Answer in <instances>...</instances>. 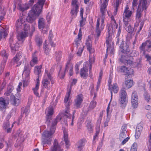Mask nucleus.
<instances>
[{"mask_svg":"<svg viewBox=\"0 0 151 151\" xmlns=\"http://www.w3.org/2000/svg\"><path fill=\"white\" fill-rule=\"evenodd\" d=\"M45 113L46 114V123L50 129L45 131L42 134V144L43 147L46 146L47 145H50L52 140L51 136L55 132L57 123L60 120H63V119L66 118L64 117L65 114H59L54 120H52V115L53 113V109L52 107L50 106L46 109Z\"/></svg>","mask_w":151,"mask_h":151,"instance_id":"1","label":"nucleus"},{"mask_svg":"<svg viewBox=\"0 0 151 151\" xmlns=\"http://www.w3.org/2000/svg\"><path fill=\"white\" fill-rule=\"evenodd\" d=\"M119 50L121 52L119 55L120 57V61L126 65H129L132 67H139L140 65V63L134 61L133 58L132 57H128L127 55L130 50L129 46L126 43H122L120 46Z\"/></svg>","mask_w":151,"mask_h":151,"instance_id":"2","label":"nucleus"},{"mask_svg":"<svg viewBox=\"0 0 151 151\" xmlns=\"http://www.w3.org/2000/svg\"><path fill=\"white\" fill-rule=\"evenodd\" d=\"M109 0H104L100 6V11L102 17L101 18H98L97 19L96 25V32L98 37L99 36L101 31L104 29L105 26L104 23L106 9L108 5Z\"/></svg>","mask_w":151,"mask_h":151,"instance_id":"3","label":"nucleus"},{"mask_svg":"<svg viewBox=\"0 0 151 151\" xmlns=\"http://www.w3.org/2000/svg\"><path fill=\"white\" fill-rule=\"evenodd\" d=\"M22 17H20L19 19L16 22V26L17 28H20L22 30L19 33L18 39L19 40L23 41L27 36L28 32L29 30V25L24 21Z\"/></svg>","mask_w":151,"mask_h":151,"instance_id":"4","label":"nucleus"},{"mask_svg":"<svg viewBox=\"0 0 151 151\" xmlns=\"http://www.w3.org/2000/svg\"><path fill=\"white\" fill-rule=\"evenodd\" d=\"M111 21L108 27V35L107 36L106 40V43L107 46L106 52H107L108 51H109L111 54H113L114 51V48L113 47L109 46V44L111 39V35L114 32L115 29L117 28L118 25L116 23V21L114 20L113 15L111 17Z\"/></svg>","mask_w":151,"mask_h":151,"instance_id":"5","label":"nucleus"},{"mask_svg":"<svg viewBox=\"0 0 151 151\" xmlns=\"http://www.w3.org/2000/svg\"><path fill=\"white\" fill-rule=\"evenodd\" d=\"M51 74L49 73L47 69H45V73L42 81L43 86L47 91H46L45 95L47 96L48 93L50 91L53 83Z\"/></svg>","mask_w":151,"mask_h":151,"instance_id":"6","label":"nucleus"},{"mask_svg":"<svg viewBox=\"0 0 151 151\" xmlns=\"http://www.w3.org/2000/svg\"><path fill=\"white\" fill-rule=\"evenodd\" d=\"M42 11V10L34 5L29 12L28 16L26 19L27 22L30 23H32L36 17L40 15Z\"/></svg>","mask_w":151,"mask_h":151,"instance_id":"7","label":"nucleus"},{"mask_svg":"<svg viewBox=\"0 0 151 151\" xmlns=\"http://www.w3.org/2000/svg\"><path fill=\"white\" fill-rule=\"evenodd\" d=\"M70 91L71 88H70L68 90L64 99V103L66 106V108L64 117L69 118L71 116V114H69L70 112L69 110V106L71 104V101H70L69 98L70 94Z\"/></svg>","mask_w":151,"mask_h":151,"instance_id":"8","label":"nucleus"},{"mask_svg":"<svg viewBox=\"0 0 151 151\" xmlns=\"http://www.w3.org/2000/svg\"><path fill=\"white\" fill-rule=\"evenodd\" d=\"M147 0H140L136 15V18L138 19L139 21L141 20V18L142 15V12L144 10H145L147 8Z\"/></svg>","mask_w":151,"mask_h":151,"instance_id":"9","label":"nucleus"},{"mask_svg":"<svg viewBox=\"0 0 151 151\" xmlns=\"http://www.w3.org/2000/svg\"><path fill=\"white\" fill-rule=\"evenodd\" d=\"M73 64L71 63L70 61L68 62L66 65L64 72H63L61 68H60L58 74L59 77L60 78H63L64 77L65 73L68 71H69V75L70 76H72L73 74Z\"/></svg>","mask_w":151,"mask_h":151,"instance_id":"10","label":"nucleus"},{"mask_svg":"<svg viewBox=\"0 0 151 151\" xmlns=\"http://www.w3.org/2000/svg\"><path fill=\"white\" fill-rule=\"evenodd\" d=\"M120 98L119 100V102L121 105V106L122 108H124L126 106L128 102L127 99V93L125 89L124 88H122L120 91Z\"/></svg>","mask_w":151,"mask_h":151,"instance_id":"11","label":"nucleus"},{"mask_svg":"<svg viewBox=\"0 0 151 151\" xmlns=\"http://www.w3.org/2000/svg\"><path fill=\"white\" fill-rule=\"evenodd\" d=\"M38 26L39 29L43 34H45L48 31L49 26L46 24L45 19L41 18L39 19Z\"/></svg>","mask_w":151,"mask_h":151,"instance_id":"12","label":"nucleus"},{"mask_svg":"<svg viewBox=\"0 0 151 151\" xmlns=\"http://www.w3.org/2000/svg\"><path fill=\"white\" fill-rule=\"evenodd\" d=\"M31 69V67L28 63L25 64L23 72L25 75V79L23 81V86L24 87H25L27 85Z\"/></svg>","mask_w":151,"mask_h":151,"instance_id":"13","label":"nucleus"},{"mask_svg":"<svg viewBox=\"0 0 151 151\" xmlns=\"http://www.w3.org/2000/svg\"><path fill=\"white\" fill-rule=\"evenodd\" d=\"M132 13V12L129 10L127 5L125 7L123 14V20L124 22H128L131 20V17Z\"/></svg>","mask_w":151,"mask_h":151,"instance_id":"14","label":"nucleus"},{"mask_svg":"<svg viewBox=\"0 0 151 151\" xmlns=\"http://www.w3.org/2000/svg\"><path fill=\"white\" fill-rule=\"evenodd\" d=\"M9 104V99L3 97L0 98V111L5 112Z\"/></svg>","mask_w":151,"mask_h":151,"instance_id":"15","label":"nucleus"},{"mask_svg":"<svg viewBox=\"0 0 151 151\" xmlns=\"http://www.w3.org/2000/svg\"><path fill=\"white\" fill-rule=\"evenodd\" d=\"M151 41L147 40L145 42L143 43L139 47L141 51H143V53H145V51L149 52L151 50Z\"/></svg>","mask_w":151,"mask_h":151,"instance_id":"16","label":"nucleus"},{"mask_svg":"<svg viewBox=\"0 0 151 151\" xmlns=\"http://www.w3.org/2000/svg\"><path fill=\"white\" fill-rule=\"evenodd\" d=\"M131 101L132 107L134 108H137L138 105V96L135 91H134L132 93Z\"/></svg>","mask_w":151,"mask_h":151,"instance_id":"17","label":"nucleus"},{"mask_svg":"<svg viewBox=\"0 0 151 151\" xmlns=\"http://www.w3.org/2000/svg\"><path fill=\"white\" fill-rule=\"evenodd\" d=\"M120 71L124 73V74L130 77L133 74V69L127 68L125 66H122L120 68Z\"/></svg>","mask_w":151,"mask_h":151,"instance_id":"18","label":"nucleus"},{"mask_svg":"<svg viewBox=\"0 0 151 151\" xmlns=\"http://www.w3.org/2000/svg\"><path fill=\"white\" fill-rule=\"evenodd\" d=\"M87 50L89 51L90 54L94 52V50L92 48V43L90 37L88 36L85 43Z\"/></svg>","mask_w":151,"mask_h":151,"instance_id":"19","label":"nucleus"},{"mask_svg":"<svg viewBox=\"0 0 151 151\" xmlns=\"http://www.w3.org/2000/svg\"><path fill=\"white\" fill-rule=\"evenodd\" d=\"M83 95L81 94L78 95L74 101L75 106L78 108L80 107L81 104L83 101Z\"/></svg>","mask_w":151,"mask_h":151,"instance_id":"20","label":"nucleus"},{"mask_svg":"<svg viewBox=\"0 0 151 151\" xmlns=\"http://www.w3.org/2000/svg\"><path fill=\"white\" fill-rule=\"evenodd\" d=\"M8 30L5 29L3 27L0 25V41L2 39L5 38L8 34Z\"/></svg>","mask_w":151,"mask_h":151,"instance_id":"21","label":"nucleus"},{"mask_svg":"<svg viewBox=\"0 0 151 151\" xmlns=\"http://www.w3.org/2000/svg\"><path fill=\"white\" fill-rule=\"evenodd\" d=\"M13 40V37L11 36L10 38L9 42L12 52L14 53L15 51L18 50V47L17 46V43H16V44H15L14 43Z\"/></svg>","mask_w":151,"mask_h":151,"instance_id":"22","label":"nucleus"},{"mask_svg":"<svg viewBox=\"0 0 151 151\" xmlns=\"http://www.w3.org/2000/svg\"><path fill=\"white\" fill-rule=\"evenodd\" d=\"M109 90H110L111 94V99L112 96V92L114 93H116L119 91V88L116 83H114L111 85H109Z\"/></svg>","mask_w":151,"mask_h":151,"instance_id":"23","label":"nucleus"},{"mask_svg":"<svg viewBox=\"0 0 151 151\" xmlns=\"http://www.w3.org/2000/svg\"><path fill=\"white\" fill-rule=\"evenodd\" d=\"M17 133L18 134V139L17 141L20 143L23 142L26 138L27 136L25 135L24 132L23 131H19Z\"/></svg>","mask_w":151,"mask_h":151,"instance_id":"24","label":"nucleus"},{"mask_svg":"<svg viewBox=\"0 0 151 151\" xmlns=\"http://www.w3.org/2000/svg\"><path fill=\"white\" fill-rule=\"evenodd\" d=\"M83 9L82 8H81L80 11V15L81 19L79 21L80 26L81 28L83 27L85 24L86 21V19L83 17Z\"/></svg>","mask_w":151,"mask_h":151,"instance_id":"25","label":"nucleus"},{"mask_svg":"<svg viewBox=\"0 0 151 151\" xmlns=\"http://www.w3.org/2000/svg\"><path fill=\"white\" fill-rule=\"evenodd\" d=\"M50 151H63L62 149L59 145L57 140L55 139L53 147H51Z\"/></svg>","mask_w":151,"mask_h":151,"instance_id":"26","label":"nucleus"},{"mask_svg":"<svg viewBox=\"0 0 151 151\" xmlns=\"http://www.w3.org/2000/svg\"><path fill=\"white\" fill-rule=\"evenodd\" d=\"M110 103H109L108 106L107 108V109H106V111H107V118L106 119V121H105L104 122V127H106L108 126V123L109 122L110 118L109 117V114H110L112 112V110L111 109H110L109 107V105Z\"/></svg>","mask_w":151,"mask_h":151,"instance_id":"27","label":"nucleus"},{"mask_svg":"<svg viewBox=\"0 0 151 151\" xmlns=\"http://www.w3.org/2000/svg\"><path fill=\"white\" fill-rule=\"evenodd\" d=\"M88 69H85L82 68L81 70L80 75L81 77L84 79H86L88 76Z\"/></svg>","mask_w":151,"mask_h":151,"instance_id":"28","label":"nucleus"},{"mask_svg":"<svg viewBox=\"0 0 151 151\" xmlns=\"http://www.w3.org/2000/svg\"><path fill=\"white\" fill-rule=\"evenodd\" d=\"M85 140L82 139L79 141L77 144V146L78 150H81L85 144Z\"/></svg>","mask_w":151,"mask_h":151,"instance_id":"29","label":"nucleus"},{"mask_svg":"<svg viewBox=\"0 0 151 151\" xmlns=\"http://www.w3.org/2000/svg\"><path fill=\"white\" fill-rule=\"evenodd\" d=\"M13 94V93H12L11 96V102L13 105L17 106L19 103V100L16 98L14 95L12 96Z\"/></svg>","mask_w":151,"mask_h":151,"instance_id":"30","label":"nucleus"},{"mask_svg":"<svg viewBox=\"0 0 151 151\" xmlns=\"http://www.w3.org/2000/svg\"><path fill=\"white\" fill-rule=\"evenodd\" d=\"M39 86L40 82L37 79L35 87L32 88L34 94L37 96H39V94L38 91L39 88Z\"/></svg>","mask_w":151,"mask_h":151,"instance_id":"31","label":"nucleus"},{"mask_svg":"<svg viewBox=\"0 0 151 151\" xmlns=\"http://www.w3.org/2000/svg\"><path fill=\"white\" fill-rule=\"evenodd\" d=\"M29 8V5L27 4H23L21 3L18 4V8L19 10L22 11H24L27 10Z\"/></svg>","mask_w":151,"mask_h":151,"instance_id":"32","label":"nucleus"},{"mask_svg":"<svg viewBox=\"0 0 151 151\" xmlns=\"http://www.w3.org/2000/svg\"><path fill=\"white\" fill-rule=\"evenodd\" d=\"M36 52L32 55V59L30 63V64L31 66H33L35 64H37L38 62L37 58L35 54Z\"/></svg>","mask_w":151,"mask_h":151,"instance_id":"33","label":"nucleus"},{"mask_svg":"<svg viewBox=\"0 0 151 151\" xmlns=\"http://www.w3.org/2000/svg\"><path fill=\"white\" fill-rule=\"evenodd\" d=\"M63 138L65 142L66 145L67 147L69 146L70 145V142L68 139V135L66 131L64 130L63 131Z\"/></svg>","mask_w":151,"mask_h":151,"instance_id":"34","label":"nucleus"},{"mask_svg":"<svg viewBox=\"0 0 151 151\" xmlns=\"http://www.w3.org/2000/svg\"><path fill=\"white\" fill-rule=\"evenodd\" d=\"M124 27L125 29L129 33H132L133 32L132 28L128 22H125L124 23Z\"/></svg>","mask_w":151,"mask_h":151,"instance_id":"35","label":"nucleus"},{"mask_svg":"<svg viewBox=\"0 0 151 151\" xmlns=\"http://www.w3.org/2000/svg\"><path fill=\"white\" fill-rule=\"evenodd\" d=\"M78 12V8H75L72 7L70 13L71 14V16L73 18H75L76 16L77 13Z\"/></svg>","mask_w":151,"mask_h":151,"instance_id":"36","label":"nucleus"},{"mask_svg":"<svg viewBox=\"0 0 151 151\" xmlns=\"http://www.w3.org/2000/svg\"><path fill=\"white\" fill-rule=\"evenodd\" d=\"M3 127L4 129H6L8 133L10 132L11 131V128L10 127L9 123L8 121L4 122Z\"/></svg>","mask_w":151,"mask_h":151,"instance_id":"37","label":"nucleus"},{"mask_svg":"<svg viewBox=\"0 0 151 151\" xmlns=\"http://www.w3.org/2000/svg\"><path fill=\"white\" fill-rule=\"evenodd\" d=\"M89 71H90V76L91 77L92 76V74L91 70L92 68V65L94 63V58L93 57H91L90 56H89Z\"/></svg>","mask_w":151,"mask_h":151,"instance_id":"38","label":"nucleus"},{"mask_svg":"<svg viewBox=\"0 0 151 151\" xmlns=\"http://www.w3.org/2000/svg\"><path fill=\"white\" fill-rule=\"evenodd\" d=\"M45 0H38L37 3L35 5L42 10L43 8V5L45 1Z\"/></svg>","mask_w":151,"mask_h":151,"instance_id":"39","label":"nucleus"},{"mask_svg":"<svg viewBox=\"0 0 151 151\" xmlns=\"http://www.w3.org/2000/svg\"><path fill=\"white\" fill-rule=\"evenodd\" d=\"M22 55V52H19L18 53H17L15 56L13 58V60L15 63L17 62L21 58Z\"/></svg>","mask_w":151,"mask_h":151,"instance_id":"40","label":"nucleus"},{"mask_svg":"<svg viewBox=\"0 0 151 151\" xmlns=\"http://www.w3.org/2000/svg\"><path fill=\"white\" fill-rule=\"evenodd\" d=\"M126 87L129 88H131L133 85V81L131 80H128L125 81Z\"/></svg>","mask_w":151,"mask_h":151,"instance_id":"41","label":"nucleus"},{"mask_svg":"<svg viewBox=\"0 0 151 151\" xmlns=\"http://www.w3.org/2000/svg\"><path fill=\"white\" fill-rule=\"evenodd\" d=\"M0 55L3 57V59L2 61H4L5 60H7L8 58V55L6 53V51L5 50H2L0 52Z\"/></svg>","mask_w":151,"mask_h":151,"instance_id":"42","label":"nucleus"},{"mask_svg":"<svg viewBox=\"0 0 151 151\" xmlns=\"http://www.w3.org/2000/svg\"><path fill=\"white\" fill-rule=\"evenodd\" d=\"M74 44L77 48H81V46H84L79 40H75Z\"/></svg>","mask_w":151,"mask_h":151,"instance_id":"43","label":"nucleus"},{"mask_svg":"<svg viewBox=\"0 0 151 151\" xmlns=\"http://www.w3.org/2000/svg\"><path fill=\"white\" fill-rule=\"evenodd\" d=\"M41 66H38L35 67L34 69V72L37 75H39L41 72Z\"/></svg>","mask_w":151,"mask_h":151,"instance_id":"44","label":"nucleus"},{"mask_svg":"<svg viewBox=\"0 0 151 151\" xmlns=\"http://www.w3.org/2000/svg\"><path fill=\"white\" fill-rule=\"evenodd\" d=\"M121 0H116L115 6V9L114 12L113 13V14L114 15H116L117 12V9L119 5V4L121 3Z\"/></svg>","mask_w":151,"mask_h":151,"instance_id":"45","label":"nucleus"},{"mask_svg":"<svg viewBox=\"0 0 151 151\" xmlns=\"http://www.w3.org/2000/svg\"><path fill=\"white\" fill-rule=\"evenodd\" d=\"M103 72L102 71H101L99 73L98 81L97 83V86H96V90H98V89L99 87L100 86V84L101 81L102 76Z\"/></svg>","mask_w":151,"mask_h":151,"instance_id":"46","label":"nucleus"},{"mask_svg":"<svg viewBox=\"0 0 151 151\" xmlns=\"http://www.w3.org/2000/svg\"><path fill=\"white\" fill-rule=\"evenodd\" d=\"M35 41L37 44L39 46H40L41 45H42V39H41L40 36H38L36 37L35 39Z\"/></svg>","mask_w":151,"mask_h":151,"instance_id":"47","label":"nucleus"},{"mask_svg":"<svg viewBox=\"0 0 151 151\" xmlns=\"http://www.w3.org/2000/svg\"><path fill=\"white\" fill-rule=\"evenodd\" d=\"M103 115V111H101L99 114V116L97 120V124L99 126H100L101 122L102 119V118Z\"/></svg>","mask_w":151,"mask_h":151,"instance_id":"48","label":"nucleus"},{"mask_svg":"<svg viewBox=\"0 0 151 151\" xmlns=\"http://www.w3.org/2000/svg\"><path fill=\"white\" fill-rule=\"evenodd\" d=\"M6 62V60H5L4 61H2L0 68V74H1L4 71V68Z\"/></svg>","mask_w":151,"mask_h":151,"instance_id":"49","label":"nucleus"},{"mask_svg":"<svg viewBox=\"0 0 151 151\" xmlns=\"http://www.w3.org/2000/svg\"><path fill=\"white\" fill-rule=\"evenodd\" d=\"M87 129L90 132H91L92 131V126L90 122H87L86 125Z\"/></svg>","mask_w":151,"mask_h":151,"instance_id":"50","label":"nucleus"},{"mask_svg":"<svg viewBox=\"0 0 151 151\" xmlns=\"http://www.w3.org/2000/svg\"><path fill=\"white\" fill-rule=\"evenodd\" d=\"M44 49L45 53L47 54L50 52V49L49 48V47L48 45L47 44L46 42L45 43L44 45Z\"/></svg>","mask_w":151,"mask_h":151,"instance_id":"51","label":"nucleus"},{"mask_svg":"<svg viewBox=\"0 0 151 151\" xmlns=\"http://www.w3.org/2000/svg\"><path fill=\"white\" fill-rule=\"evenodd\" d=\"M84 46H81V48H77L78 51L77 52V54L78 56H81V55L82 53L83 50V48Z\"/></svg>","mask_w":151,"mask_h":151,"instance_id":"52","label":"nucleus"},{"mask_svg":"<svg viewBox=\"0 0 151 151\" xmlns=\"http://www.w3.org/2000/svg\"><path fill=\"white\" fill-rule=\"evenodd\" d=\"M137 144L135 142L134 143L131 147L130 151H137Z\"/></svg>","mask_w":151,"mask_h":151,"instance_id":"53","label":"nucleus"},{"mask_svg":"<svg viewBox=\"0 0 151 151\" xmlns=\"http://www.w3.org/2000/svg\"><path fill=\"white\" fill-rule=\"evenodd\" d=\"M29 112V109L28 108H23L22 109V113L24 114L26 116H27Z\"/></svg>","mask_w":151,"mask_h":151,"instance_id":"54","label":"nucleus"},{"mask_svg":"<svg viewBox=\"0 0 151 151\" xmlns=\"http://www.w3.org/2000/svg\"><path fill=\"white\" fill-rule=\"evenodd\" d=\"M127 125L126 124H124L122 126L121 129V132L122 133H127Z\"/></svg>","mask_w":151,"mask_h":151,"instance_id":"55","label":"nucleus"},{"mask_svg":"<svg viewBox=\"0 0 151 151\" xmlns=\"http://www.w3.org/2000/svg\"><path fill=\"white\" fill-rule=\"evenodd\" d=\"M62 53L60 51L56 53V57L57 60H59L61 58Z\"/></svg>","mask_w":151,"mask_h":151,"instance_id":"56","label":"nucleus"},{"mask_svg":"<svg viewBox=\"0 0 151 151\" xmlns=\"http://www.w3.org/2000/svg\"><path fill=\"white\" fill-rule=\"evenodd\" d=\"M96 102L92 101L90 103L89 108L91 109H93L96 106Z\"/></svg>","mask_w":151,"mask_h":151,"instance_id":"57","label":"nucleus"},{"mask_svg":"<svg viewBox=\"0 0 151 151\" xmlns=\"http://www.w3.org/2000/svg\"><path fill=\"white\" fill-rule=\"evenodd\" d=\"M144 96L145 97V99L147 101L149 102L150 101V95L147 93H145Z\"/></svg>","mask_w":151,"mask_h":151,"instance_id":"58","label":"nucleus"},{"mask_svg":"<svg viewBox=\"0 0 151 151\" xmlns=\"http://www.w3.org/2000/svg\"><path fill=\"white\" fill-rule=\"evenodd\" d=\"M127 134L121 133L120 134L119 139L120 140H122L123 139L125 138Z\"/></svg>","mask_w":151,"mask_h":151,"instance_id":"59","label":"nucleus"},{"mask_svg":"<svg viewBox=\"0 0 151 151\" xmlns=\"http://www.w3.org/2000/svg\"><path fill=\"white\" fill-rule=\"evenodd\" d=\"M81 29V28H80L78 35V38H76V40H79L80 41H81L82 37V32Z\"/></svg>","mask_w":151,"mask_h":151,"instance_id":"60","label":"nucleus"},{"mask_svg":"<svg viewBox=\"0 0 151 151\" xmlns=\"http://www.w3.org/2000/svg\"><path fill=\"white\" fill-rule=\"evenodd\" d=\"M77 1L76 0H73L72 1V7L78 8V5L77 4Z\"/></svg>","mask_w":151,"mask_h":151,"instance_id":"61","label":"nucleus"},{"mask_svg":"<svg viewBox=\"0 0 151 151\" xmlns=\"http://www.w3.org/2000/svg\"><path fill=\"white\" fill-rule=\"evenodd\" d=\"M83 68L85 69L89 68V63L87 62H86L84 63Z\"/></svg>","mask_w":151,"mask_h":151,"instance_id":"62","label":"nucleus"},{"mask_svg":"<svg viewBox=\"0 0 151 151\" xmlns=\"http://www.w3.org/2000/svg\"><path fill=\"white\" fill-rule=\"evenodd\" d=\"M124 139L121 143L122 145L125 144L129 139L130 137H127Z\"/></svg>","mask_w":151,"mask_h":151,"instance_id":"63","label":"nucleus"},{"mask_svg":"<svg viewBox=\"0 0 151 151\" xmlns=\"http://www.w3.org/2000/svg\"><path fill=\"white\" fill-rule=\"evenodd\" d=\"M14 89V87L11 84H10L8 86L7 89V90L10 91L11 92H12V91Z\"/></svg>","mask_w":151,"mask_h":151,"instance_id":"64","label":"nucleus"}]
</instances>
